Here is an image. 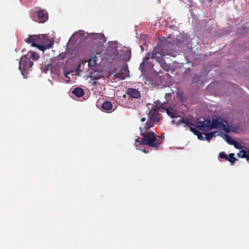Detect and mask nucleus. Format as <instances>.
<instances>
[{"instance_id":"nucleus-1","label":"nucleus","mask_w":249,"mask_h":249,"mask_svg":"<svg viewBox=\"0 0 249 249\" xmlns=\"http://www.w3.org/2000/svg\"><path fill=\"white\" fill-rule=\"evenodd\" d=\"M191 39L187 35L180 34L176 38H168L166 39H159L156 46H155L151 53H148L143 58L142 62L140 65V69L143 70L144 64L150 59H156L159 55L162 54H169V52L167 51V47L170 45H177L178 49L182 50L185 48L191 47L190 42Z\"/></svg>"},{"instance_id":"nucleus-2","label":"nucleus","mask_w":249,"mask_h":249,"mask_svg":"<svg viewBox=\"0 0 249 249\" xmlns=\"http://www.w3.org/2000/svg\"><path fill=\"white\" fill-rule=\"evenodd\" d=\"M150 128H147L146 124L143 127H140V135L142 136L141 140L138 137L135 140V143L140 145H147L152 148L159 149L162 143V141L157 139V136L153 131H149Z\"/></svg>"},{"instance_id":"nucleus-3","label":"nucleus","mask_w":249,"mask_h":249,"mask_svg":"<svg viewBox=\"0 0 249 249\" xmlns=\"http://www.w3.org/2000/svg\"><path fill=\"white\" fill-rule=\"evenodd\" d=\"M33 64L34 62L30 59L29 54L23 55L20 58L18 69L24 78L27 77L28 72L31 71Z\"/></svg>"},{"instance_id":"nucleus-4","label":"nucleus","mask_w":249,"mask_h":249,"mask_svg":"<svg viewBox=\"0 0 249 249\" xmlns=\"http://www.w3.org/2000/svg\"><path fill=\"white\" fill-rule=\"evenodd\" d=\"M146 113L147 114L148 119L145 124L147 128L154 126L155 124L160 121L159 116L160 114L158 109H150V107H148Z\"/></svg>"},{"instance_id":"nucleus-5","label":"nucleus","mask_w":249,"mask_h":249,"mask_svg":"<svg viewBox=\"0 0 249 249\" xmlns=\"http://www.w3.org/2000/svg\"><path fill=\"white\" fill-rule=\"evenodd\" d=\"M228 121L227 120H221V118H216L213 119L211 124V128L220 129L223 130L225 133H229L231 131L228 125Z\"/></svg>"},{"instance_id":"nucleus-6","label":"nucleus","mask_w":249,"mask_h":249,"mask_svg":"<svg viewBox=\"0 0 249 249\" xmlns=\"http://www.w3.org/2000/svg\"><path fill=\"white\" fill-rule=\"evenodd\" d=\"M176 47H178L177 45H175L174 46L170 45L167 46V51L169 52V54H162V55H159L156 59L157 61L160 64L161 67L166 71H168L169 70V66L166 63L165 61L163 58V57L166 55L173 56L172 53H173V51L176 49Z\"/></svg>"},{"instance_id":"nucleus-7","label":"nucleus","mask_w":249,"mask_h":249,"mask_svg":"<svg viewBox=\"0 0 249 249\" xmlns=\"http://www.w3.org/2000/svg\"><path fill=\"white\" fill-rule=\"evenodd\" d=\"M39 37V35H29L27 38L25 39V41L28 44H31L32 46L36 47L39 50L42 51H44L46 50L47 47H50V46H40L37 44L38 38Z\"/></svg>"},{"instance_id":"nucleus-8","label":"nucleus","mask_w":249,"mask_h":249,"mask_svg":"<svg viewBox=\"0 0 249 249\" xmlns=\"http://www.w3.org/2000/svg\"><path fill=\"white\" fill-rule=\"evenodd\" d=\"M37 44L40 46H50V47H47L46 49L52 48L54 44L53 39H50L48 38L46 34L39 35V37L37 41Z\"/></svg>"},{"instance_id":"nucleus-9","label":"nucleus","mask_w":249,"mask_h":249,"mask_svg":"<svg viewBox=\"0 0 249 249\" xmlns=\"http://www.w3.org/2000/svg\"><path fill=\"white\" fill-rule=\"evenodd\" d=\"M219 157L221 159H224L226 160L229 161L233 165L236 161L238 160L234 157V153H230L229 155H227L224 152H221L219 154Z\"/></svg>"},{"instance_id":"nucleus-10","label":"nucleus","mask_w":249,"mask_h":249,"mask_svg":"<svg viewBox=\"0 0 249 249\" xmlns=\"http://www.w3.org/2000/svg\"><path fill=\"white\" fill-rule=\"evenodd\" d=\"M36 15L38 22L44 23L48 19V15L47 11L44 9H40L36 12Z\"/></svg>"},{"instance_id":"nucleus-11","label":"nucleus","mask_w":249,"mask_h":249,"mask_svg":"<svg viewBox=\"0 0 249 249\" xmlns=\"http://www.w3.org/2000/svg\"><path fill=\"white\" fill-rule=\"evenodd\" d=\"M126 94L129 97L133 98L138 99L141 97L140 91L136 89L128 88L126 90Z\"/></svg>"},{"instance_id":"nucleus-12","label":"nucleus","mask_w":249,"mask_h":249,"mask_svg":"<svg viewBox=\"0 0 249 249\" xmlns=\"http://www.w3.org/2000/svg\"><path fill=\"white\" fill-rule=\"evenodd\" d=\"M154 65L152 61L148 60L147 62H145L144 64V68L143 70L141 69H139L141 70L142 72H146L148 71H153L154 72L157 73L156 70H154Z\"/></svg>"},{"instance_id":"nucleus-13","label":"nucleus","mask_w":249,"mask_h":249,"mask_svg":"<svg viewBox=\"0 0 249 249\" xmlns=\"http://www.w3.org/2000/svg\"><path fill=\"white\" fill-rule=\"evenodd\" d=\"M216 134L217 136L223 135V133L222 132L217 130L208 133H204V134L205 135V140L210 142L213 137H215Z\"/></svg>"},{"instance_id":"nucleus-14","label":"nucleus","mask_w":249,"mask_h":249,"mask_svg":"<svg viewBox=\"0 0 249 249\" xmlns=\"http://www.w3.org/2000/svg\"><path fill=\"white\" fill-rule=\"evenodd\" d=\"M121 71L122 75L119 77L120 79L124 80L126 77L129 76V71L128 70V66L126 64L122 67Z\"/></svg>"},{"instance_id":"nucleus-15","label":"nucleus","mask_w":249,"mask_h":249,"mask_svg":"<svg viewBox=\"0 0 249 249\" xmlns=\"http://www.w3.org/2000/svg\"><path fill=\"white\" fill-rule=\"evenodd\" d=\"M181 124H185V125H183L184 127L186 126H188L190 127V126H195V124L192 123L190 121V119L187 118H186L185 119L181 118L179 119L177 123V125H179Z\"/></svg>"},{"instance_id":"nucleus-16","label":"nucleus","mask_w":249,"mask_h":249,"mask_svg":"<svg viewBox=\"0 0 249 249\" xmlns=\"http://www.w3.org/2000/svg\"><path fill=\"white\" fill-rule=\"evenodd\" d=\"M122 52L123 53L121 54V58L126 62L129 61V60L130 59L131 55V49L130 48H127L126 51H123Z\"/></svg>"},{"instance_id":"nucleus-17","label":"nucleus","mask_w":249,"mask_h":249,"mask_svg":"<svg viewBox=\"0 0 249 249\" xmlns=\"http://www.w3.org/2000/svg\"><path fill=\"white\" fill-rule=\"evenodd\" d=\"M52 77H58L60 75V68L57 66H52L50 68Z\"/></svg>"},{"instance_id":"nucleus-18","label":"nucleus","mask_w":249,"mask_h":249,"mask_svg":"<svg viewBox=\"0 0 249 249\" xmlns=\"http://www.w3.org/2000/svg\"><path fill=\"white\" fill-rule=\"evenodd\" d=\"M77 97H81L83 96L84 94V90L80 87H76L72 91Z\"/></svg>"},{"instance_id":"nucleus-19","label":"nucleus","mask_w":249,"mask_h":249,"mask_svg":"<svg viewBox=\"0 0 249 249\" xmlns=\"http://www.w3.org/2000/svg\"><path fill=\"white\" fill-rule=\"evenodd\" d=\"M27 54H29L30 60H31V59L34 61L37 60L40 57L38 53L33 51H29Z\"/></svg>"},{"instance_id":"nucleus-20","label":"nucleus","mask_w":249,"mask_h":249,"mask_svg":"<svg viewBox=\"0 0 249 249\" xmlns=\"http://www.w3.org/2000/svg\"><path fill=\"white\" fill-rule=\"evenodd\" d=\"M102 107L104 110H109L112 107V105L109 101H105L102 105Z\"/></svg>"},{"instance_id":"nucleus-21","label":"nucleus","mask_w":249,"mask_h":249,"mask_svg":"<svg viewBox=\"0 0 249 249\" xmlns=\"http://www.w3.org/2000/svg\"><path fill=\"white\" fill-rule=\"evenodd\" d=\"M249 149H248L247 151L245 150L242 149L240 151L239 153H238L237 155V157L239 158H247V157L249 154Z\"/></svg>"},{"instance_id":"nucleus-22","label":"nucleus","mask_w":249,"mask_h":249,"mask_svg":"<svg viewBox=\"0 0 249 249\" xmlns=\"http://www.w3.org/2000/svg\"><path fill=\"white\" fill-rule=\"evenodd\" d=\"M205 121H199V119L197 120V124H195V127H196L201 130H205L204 129V123Z\"/></svg>"},{"instance_id":"nucleus-23","label":"nucleus","mask_w":249,"mask_h":249,"mask_svg":"<svg viewBox=\"0 0 249 249\" xmlns=\"http://www.w3.org/2000/svg\"><path fill=\"white\" fill-rule=\"evenodd\" d=\"M205 122L204 123V129L208 130H212V128H211V124L212 122L211 121L210 119H208L207 120H205Z\"/></svg>"},{"instance_id":"nucleus-24","label":"nucleus","mask_w":249,"mask_h":249,"mask_svg":"<svg viewBox=\"0 0 249 249\" xmlns=\"http://www.w3.org/2000/svg\"><path fill=\"white\" fill-rule=\"evenodd\" d=\"M222 137H224L225 140L230 144H231V143L233 142L234 140H232L231 138V137L230 135H227V134H224L223 135L221 136Z\"/></svg>"},{"instance_id":"nucleus-25","label":"nucleus","mask_w":249,"mask_h":249,"mask_svg":"<svg viewBox=\"0 0 249 249\" xmlns=\"http://www.w3.org/2000/svg\"><path fill=\"white\" fill-rule=\"evenodd\" d=\"M231 145H233L234 147L236 149L242 150L243 148V146L242 145L241 143H240L239 142H236L235 141H234L233 142H232V143H231Z\"/></svg>"},{"instance_id":"nucleus-26","label":"nucleus","mask_w":249,"mask_h":249,"mask_svg":"<svg viewBox=\"0 0 249 249\" xmlns=\"http://www.w3.org/2000/svg\"><path fill=\"white\" fill-rule=\"evenodd\" d=\"M146 106L148 108V107H150V109H155L158 110H159L160 109V108L158 106V105L155 102H154V104L148 103L147 104Z\"/></svg>"},{"instance_id":"nucleus-27","label":"nucleus","mask_w":249,"mask_h":249,"mask_svg":"<svg viewBox=\"0 0 249 249\" xmlns=\"http://www.w3.org/2000/svg\"><path fill=\"white\" fill-rule=\"evenodd\" d=\"M200 80V77L197 74H195L192 77V83L193 84H198Z\"/></svg>"},{"instance_id":"nucleus-28","label":"nucleus","mask_w":249,"mask_h":249,"mask_svg":"<svg viewBox=\"0 0 249 249\" xmlns=\"http://www.w3.org/2000/svg\"><path fill=\"white\" fill-rule=\"evenodd\" d=\"M95 38H100V39L102 40L104 42H106L107 39L104 34H96L95 35Z\"/></svg>"},{"instance_id":"nucleus-29","label":"nucleus","mask_w":249,"mask_h":249,"mask_svg":"<svg viewBox=\"0 0 249 249\" xmlns=\"http://www.w3.org/2000/svg\"><path fill=\"white\" fill-rule=\"evenodd\" d=\"M166 111V113L167 114V115L170 116L171 118H176L177 116L175 115V114L174 113H173L168 108H167V109H165Z\"/></svg>"},{"instance_id":"nucleus-30","label":"nucleus","mask_w":249,"mask_h":249,"mask_svg":"<svg viewBox=\"0 0 249 249\" xmlns=\"http://www.w3.org/2000/svg\"><path fill=\"white\" fill-rule=\"evenodd\" d=\"M190 130L191 132H192L196 136L199 134V132H200L198 130L192 126H190Z\"/></svg>"},{"instance_id":"nucleus-31","label":"nucleus","mask_w":249,"mask_h":249,"mask_svg":"<svg viewBox=\"0 0 249 249\" xmlns=\"http://www.w3.org/2000/svg\"><path fill=\"white\" fill-rule=\"evenodd\" d=\"M66 55L67 53L66 52L62 53L57 56V58L60 60H63L66 57Z\"/></svg>"},{"instance_id":"nucleus-32","label":"nucleus","mask_w":249,"mask_h":249,"mask_svg":"<svg viewBox=\"0 0 249 249\" xmlns=\"http://www.w3.org/2000/svg\"><path fill=\"white\" fill-rule=\"evenodd\" d=\"M52 66V64L51 63L45 65V68H44L43 71H42L46 73L49 71V70H50V68Z\"/></svg>"},{"instance_id":"nucleus-33","label":"nucleus","mask_w":249,"mask_h":249,"mask_svg":"<svg viewBox=\"0 0 249 249\" xmlns=\"http://www.w3.org/2000/svg\"><path fill=\"white\" fill-rule=\"evenodd\" d=\"M97 57L95 56H93L91 59L89 60V63L91 64L92 61V65H96V60L97 59Z\"/></svg>"},{"instance_id":"nucleus-34","label":"nucleus","mask_w":249,"mask_h":249,"mask_svg":"<svg viewBox=\"0 0 249 249\" xmlns=\"http://www.w3.org/2000/svg\"><path fill=\"white\" fill-rule=\"evenodd\" d=\"M197 138L199 140H204L205 138L202 136V133L201 132H199L198 135H197Z\"/></svg>"},{"instance_id":"nucleus-35","label":"nucleus","mask_w":249,"mask_h":249,"mask_svg":"<svg viewBox=\"0 0 249 249\" xmlns=\"http://www.w3.org/2000/svg\"><path fill=\"white\" fill-rule=\"evenodd\" d=\"M140 150L142 151L144 153H147L149 152V148H141Z\"/></svg>"},{"instance_id":"nucleus-36","label":"nucleus","mask_w":249,"mask_h":249,"mask_svg":"<svg viewBox=\"0 0 249 249\" xmlns=\"http://www.w3.org/2000/svg\"><path fill=\"white\" fill-rule=\"evenodd\" d=\"M114 54L116 56L119 54L118 51L117 49H115L114 51Z\"/></svg>"},{"instance_id":"nucleus-37","label":"nucleus","mask_w":249,"mask_h":249,"mask_svg":"<svg viewBox=\"0 0 249 249\" xmlns=\"http://www.w3.org/2000/svg\"><path fill=\"white\" fill-rule=\"evenodd\" d=\"M145 120H146V118H145V117L142 118L141 119V121L142 122H144Z\"/></svg>"},{"instance_id":"nucleus-38","label":"nucleus","mask_w":249,"mask_h":249,"mask_svg":"<svg viewBox=\"0 0 249 249\" xmlns=\"http://www.w3.org/2000/svg\"><path fill=\"white\" fill-rule=\"evenodd\" d=\"M159 137L161 139V140L160 141H162V142L164 137L163 135H161L160 136H159Z\"/></svg>"},{"instance_id":"nucleus-39","label":"nucleus","mask_w":249,"mask_h":249,"mask_svg":"<svg viewBox=\"0 0 249 249\" xmlns=\"http://www.w3.org/2000/svg\"><path fill=\"white\" fill-rule=\"evenodd\" d=\"M70 73V72H65V76L66 77H67V78H70L68 76V74H69Z\"/></svg>"},{"instance_id":"nucleus-40","label":"nucleus","mask_w":249,"mask_h":249,"mask_svg":"<svg viewBox=\"0 0 249 249\" xmlns=\"http://www.w3.org/2000/svg\"><path fill=\"white\" fill-rule=\"evenodd\" d=\"M177 122H176L175 120H173L172 121H171V123L172 124H177Z\"/></svg>"},{"instance_id":"nucleus-41","label":"nucleus","mask_w":249,"mask_h":249,"mask_svg":"<svg viewBox=\"0 0 249 249\" xmlns=\"http://www.w3.org/2000/svg\"><path fill=\"white\" fill-rule=\"evenodd\" d=\"M141 49H142V51H143V48L142 47V46H141Z\"/></svg>"},{"instance_id":"nucleus-42","label":"nucleus","mask_w":249,"mask_h":249,"mask_svg":"<svg viewBox=\"0 0 249 249\" xmlns=\"http://www.w3.org/2000/svg\"><path fill=\"white\" fill-rule=\"evenodd\" d=\"M25 50L24 49H22V50L21 52H23L24 51H25Z\"/></svg>"},{"instance_id":"nucleus-43","label":"nucleus","mask_w":249,"mask_h":249,"mask_svg":"<svg viewBox=\"0 0 249 249\" xmlns=\"http://www.w3.org/2000/svg\"><path fill=\"white\" fill-rule=\"evenodd\" d=\"M93 79H97V78H96V77H94Z\"/></svg>"},{"instance_id":"nucleus-44","label":"nucleus","mask_w":249,"mask_h":249,"mask_svg":"<svg viewBox=\"0 0 249 249\" xmlns=\"http://www.w3.org/2000/svg\"><path fill=\"white\" fill-rule=\"evenodd\" d=\"M210 2H212V0H209Z\"/></svg>"}]
</instances>
